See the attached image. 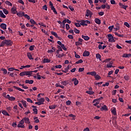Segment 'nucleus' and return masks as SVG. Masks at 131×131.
I'll return each instance as SVG.
<instances>
[{"label":"nucleus","mask_w":131,"mask_h":131,"mask_svg":"<svg viewBox=\"0 0 131 131\" xmlns=\"http://www.w3.org/2000/svg\"><path fill=\"white\" fill-rule=\"evenodd\" d=\"M79 24L82 26H88V24H86V23L84 20H81V21L80 22V23H79Z\"/></svg>","instance_id":"obj_17"},{"label":"nucleus","mask_w":131,"mask_h":131,"mask_svg":"<svg viewBox=\"0 0 131 131\" xmlns=\"http://www.w3.org/2000/svg\"><path fill=\"white\" fill-rule=\"evenodd\" d=\"M125 80L127 81L129 79V77L127 75H125L124 77Z\"/></svg>","instance_id":"obj_51"},{"label":"nucleus","mask_w":131,"mask_h":131,"mask_svg":"<svg viewBox=\"0 0 131 131\" xmlns=\"http://www.w3.org/2000/svg\"><path fill=\"white\" fill-rule=\"evenodd\" d=\"M61 84L64 86H66L68 84H69V81H63L61 82Z\"/></svg>","instance_id":"obj_25"},{"label":"nucleus","mask_w":131,"mask_h":131,"mask_svg":"<svg viewBox=\"0 0 131 131\" xmlns=\"http://www.w3.org/2000/svg\"><path fill=\"white\" fill-rule=\"evenodd\" d=\"M21 103H22V104H23L24 107H27V101L25 100H21Z\"/></svg>","instance_id":"obj_23"},{"label":"nucleus","mask_w":131,"mask_h":131,"mask_svg":"<svg viewBox=\"0 0 131 131\" xmlns=\"http://www.w3.org/2000/svg\"><path fill=\"white\" fill-rule=\"evenodd\" d=\"M24 124V121L23 120H21L20 121H19V124H18V127L21 128H24L25 125L23 124Z\"/></svg>","instance_id":"obj_5"},{"label":"nucleus","mask_w":131,"mask_h":131,"mask_svg":"<svg viewBox=\"0 0 131 131\" xmlns=\"http://www.w3.org/2000/svg\"><path fill=\"white\" fill-rule=\"evenodd\" d=\"M11 12L12 14H15L16 13H17V10L15 8L12 7V9H11Z\"/></svg>","instance_id":"obj_11"},{"label":"nucleus","mask_w":131,"mask_h":131,"mask_svg":"<svg viewBox=\"0 0 131 131\" xmlns=\"http://www.w3.org/2000/svg\"><path fill=\"white\" fill-rule=\"evenodd\" d=\"M51 34H52V35H53V36H55V37H56L57 38H60V37H59V36H58V35L57 34V33L55 32H51Z\"/></svg>","instance_id":"obj_22"},{"label":"nucleus","mask_w":131,"mask_h":131,"mask_svg":"<svg viewBox=\"0 0 131 131\" xmlns=\"http://www.w3.org/2000/svg\"><path fill=\"white\" fill-rule=\"evenodd\" d=\"M107 39H108V42H115L116 40L114 39L113 36L111 34L107 35Z\"/></svg>","instance_id":"obj_3"},{"label":"nucleus","mask_w":131,"mask_h":131,"mask_svg":"<svg viewBox=\"0 0 131 131\" xmlns=\"http://www.w3.org/2000/svg\"><path fill=\"white\" fill-rule=\"evenodd\" d=\"M95 76V80H99L101 79V77L99 75H96V76Z\"/></svg>","instance_id":"obj_30"},{"label":"nucleus","mask_w":131,"mask_h":131,"mask_svg":"<svg viewBox=\"0 0 131 131\" xmlns=\"http://www.w3.org/2000/svg\"><path fill=\"white\" fill-rule=\"evenodd\" d=\"M74 33H75V34H79L80 33V31L77 30V29H74Z\"/></svg>","instance_id":"obj_46"},{"label":"nucleus","mask_w":131,"mask_h":131,"mask_svg":"<svg viewBox=\"0 0 131 131\" xmlns=\"http://www.w3.org/2000/svg\"><path fill=\"white\" fill-rule=\"evenodd\" d=\"M90 75H91L92 76H96L97 75H96V72L94 71V72H92V73Z\"/></svg>","instance_id":"obj_48"},{"label":"nucleus","mask_w":131,"mask_h":131,"mask_svg":"<svg viewBox=\"0 0 131 131\" xmlns=\"http://www.w3.org/2000/svg\"><path fill=\"white\" fill-rule=\"evenodd\" d=\"M12 127H18V126H17V124L16 123V122H13V123H12Z\"/></svg>","instance_id":"obj_56"},{"label":"nucleus","mask_w":131,"mask_h":131,"mask_svg":"<svg viewBox=\"0 0 131 131\" xmlns=\"http://www.w3.org/2000/svg\"><path fill=\"white\" fill-rule=\"evenodd\" d=\"M43 104V103L42 102H35V104H37L39 106H40V105H42Z\"/></svg>","instance_id":"obj_44"},{"label":"nucleus","mask_w":131,"mask_h":131,"mask_svg":"<svg viewBox=\"0 0 131 131\" xmlns=\"http://www.w3.org/2000/svg\"><path fill=\"white\" fill-rule=\"evenodd\" d=\"M22 120H23V121L25 122V123H26L27 124L30 123L29 118H27V117L23 118V119H22Z\"/></svg>","instance_id":"obj_7"},{"label":"nucleus","mask_w":131,"mask_h":131,"mask_svg":"<svg viewBox=\"0 0 131 131\" xmlns=\"http://www.w3.org/2000/svg\"><path fill=\"white\" fill-rule=\"evenodd\" d=\"M25 18H27L28 20H30V16L27 14H25L24 16Z\"/></svg>","instance_id":"obj_41"},{"label":"nucleus","mask_w":131,"mask_h":131,"mask_svg":"<svg viewBox=\"0 0 131 131\" xmlns=\"http://www.w3.org/2000/svg\"><path fill=\"white\" fill-rule=\"evenodd\" d=\"M90 15V16H92V12L90 10H86V14Z\"/></svg>","instance_id":"obj_39"},{"label":"nucleus","mask_w":131,"mask_h":131,"mask_svg":"<svg viewBox=\"0 0 131 131\" xmlns=\"http://www.w3.org/2000/svg\"><path fill=\"white\" fill-rule=\"evenodd\" d=\"M66 29H67V30H69V29H70V27L69 26V24H66Z\"/></svg>","instance_id":"obj_59"},{"label":"nucleus","mask_w":131,"mask_h":131,"mask_svg":"<svg viewBox=\"0 0 131 131\" xmlns=\"http://www.w3.org/2000/svg\"><path fill=\"white\" fill-rule=\"evenodd\" d=\"M33 112H34V114H35L36 115L38 114V110H37V108H33Z\"/></svg>","instance_id":"obj_47"},{"label":"nucleus","mask_w":131,"mask_h":131,"mask_svg":"<svg viewBox=\"0 0 131 131\" xmlns=\"http://www.w3.org/2000/svg\"><path fill=\"white\" fill-rule=\"evenodd\" d=\"M67 23H68L69 24H71V20H70L69 19H64V20L62 21V28L63 29H64L65 28V24Z\"/></svg>","instance_id":"obj_4"},{"label":"nucleus","mask_w":131,"mask_h":131,"mask_svg":"<svg viewBox=\"0 0 131 131\" xmlns=\"http://www.w3.org/2000/svg\"><path fill=\"white\" fill-rule=\"evenodd\" d=\"M15 69L13 68H10L8 69V71L9 72H13V71H14Z\"/></svg>","instance_id":"obj_55"},{"label":"nucleus","mask_w":131,"mask_h":131,"mask_svg":"<svg viewBox=\"0 0 131 131\" xmlns=\"http://www.w3.org/2000/svg\"><path fill=\"white\" fill-rule=\"evenodd\" d=\"M107 106L105 105H104L103 106L101 107V108H100V111H107Z\"/></svg>","instance_id":"obj_13"},{"label":"nucleus","mask_w":131,"mask_h":131,"mask_svg":"<svg viewBox=\"0 0 131 131\" xmlns=\"http://www.w3.org/2000/svg\"><path fill=\"white\" fill-rule=\"evenodd\" d=\"M114 29V26H111L108 27V30H110V31H112V30H113Z\"/></svg>","instance_id":"obj_57"},{"label":"nucleus","mask_w":131,"mask_h":131,"mask_svg":"<svg viewBox=\"0 0 131 131\" xmlns=\"http://www.w3.org/2000/svg\"><path fill=\"white\" fill-rule=\"evenodd\" d=\"M64 56V54H59V55H56L57 58H62Z\"/></svg>","instance_id":"obj_37"},{"label":"nucleus","mask_w":131,"mask_h":131,"mask_svg":"<svg viewBox=\"0 0 131 131\" xmlns=\"http://www.w3.org/2000/svg\"><path fill=\"white\" fill-rule=\"evenodd\" d=\"M81 45H82V43H81L79 41L75 42V46H80Z\"/></svg>","instance_id":"obj_38"},{"label":"nucleus","mask_w":131,"mask_h":131,"mask_svg":"<svg viewBox=\"0 0 131 131\" xmlns=\"http://www.w3.org/2000/svg\"><path fill=\"white\" fill-rule=\"evenodd\" d=\"M13 88L15 89L16 90H18V91H20L21 90H23V89H21V88L16 87V86H13Z\"/></svg>","instance_id":"obj_49"},{"label":"nucleus","mask_w":131,"mask_h":131,"mask_svg":"<svg viewBox=\"0 0 131 131\" xmlns=\"http://www.w3.org/2000/svg\"><path fill=\"white\" fill-rule=\"evenodd\" d=\"M5 3L8 6H12L13 4L12 3H11L10 2H9V1H6V2H5Z\"/></svg>","instance_id":"obj_32"},{"label":"nucleus","mask_w":131,"mask_h":131,"mask_svg":"<svg viewBox=\"0 0 131 131\" xmlns=\"http://www.w3.org/2000/svg\"><path fill=\"white\" fill-rule=\"evenodd\" d=\"M81 38L84 39V40L85 41H88V40H90V37H89L88 36H85V35H82L81 36Z\"/></svg>","instance_id":"obj_12"},{"label":"nucleus","mask_w":131,"mask_h":131,"mask_svg":"<svg viewBox=\"0 0 131 131\" xmlns=\"http://www.w3.org/2000/svg\"><path fill=\"white\" fill-rule=\"evenodd\" d=\"M83 62V60H82V59H80L78 61H76V62H75V64H80Z\"/></svg>","instance_id":"obj_34"},{"label":"nucleus","mask_w":131,"mask_h":131,"mask_svg":"<svg viewBox=\"0 0 131 131\" xmlns=\"http://www.w3.org/2000/svg\"><path fill=\"white\" fill-rule=\"evenodd\" d=\"M35 47V46L34 45L30 46L29 47L30 51H33V50H34Z\"/></svg>","instance_id":"obj_40"},{"label":"nucleus","mask_w":131,"mask_h":131,"mask_svg":"<svg viewBox=\"0 0 131 131\" xmlns=\"http://www.w3.org/2000/svg\"><path fill=\"white\" fill-rule=\"evenodd\" d=\"M27 101L30 102L31 103H33V100H32L31 99H30V98H27Z\"/></svg>","instance_id":"obj_60"},{"label":"nucleus","mask_w":131,"mask_h":131,"mask_svg":"<svg viewBox=\"0 0 131 131\" xmlns=\"http://www.w3.org/2000/svg\"><path fill=\"white\" fill-rule=\"evenodd\" d=\"M95 22L97 25H101V20H100V19H99V18H95Z\"/></svg>","instance_id":"obj_15"},{"label":"nucleus","mask_w":131,"mask_h":131,"mask_svg":"<svg viewBox=\"0 0 131 131\" xmlns=\"http://www.w3.org/2000/svg\"><path fill=\"white\" fill-rule=\"evenodd\" d=\"M89 1V4H90V5L94 6L93 5V0H88Z\"/></svg>","instance_id":"obj_62"},{"label":"nucleus","mask_w":131,"mask_h":131,"mask_svg":"<svg viewBox=\"0 0 131 131\" xmlns=\"http://www.w3.org/2000/svg\"><path fill=\"white\" fill-rule=\"evenodd\" d=\"M0 28L3 29L4 30H7V24L2 23L0 25Z\"/></svg>","instance_id":"obj_6"},{"label":"nucleus","mask_w":131,"mask_h":131,"mask_svg":"<svg viewBox=\"0 0 131 131\" xmlns=\"http://www.w3.org/2000/svg\"><path fill=\"white\" fill-rule=\"evenodd\" d=\"M6 99H8V100H9V101H13L15 100V98L13 97V96H11V97L7 98Z\"/></svg>","instance_id":"obj_26"},{"label":"nucleus","mask_w":131,"mask_h":131,"mask_svg":"<svg viewBox=\"0 0 131 131\" xmlns=\"http://www.w3.org/2000/svg\"><path fill=\"white\" fill-rule=\"evenodd\" d=\"M69 9H70L72 12L74 11V8H73L71 6H69Z\"/></svg>","instance_id":"obj_53"},{"label":"nucleus","mask_w":131,"mask_h":131,"mask_svg":"<svg viewBox=\"0 0 131 131\" xmlns=\"http://www.w3.org/2000/svg\"><path fill=\"white\" fill-rule=\"evenodd\" d=\"M98 14L100 16H103L104 15V12L101 11V12H100L99 13H98Z\"/></svg>","instance_id":"obj_61"},{"label":"nucleus","mask_w":131,"mask_h":131,"mask_svg":"<svg viewBox=\"0 0 131 131\" xmlns=\"http://www.w3.org/2000/svg\"><path fill=\"white\" fill-rule=\"evenodd\" d=\"M124 25L125 26L127 27L128 28H129L130 26L127 22H124Z\"/></svg>","instance_id":"obj_54"},{"label":"nucleus","mask_w":131,"mask_h":131,"mask_svg":"<svg viewBox=\"0 0 131 131\" xmlns=\"http://www.w3.org/2000/svg\"><path fill=\"white\" fill-rule=\"evenodd\" d=\"M111 113H112L114 116H116L117 114L116 113V108L114 107L112 110H111Z\"/></svg>","instance_id":"obj_14"},{"label":"nucleus","mask_w":131,"mask_h":131,"mask_svg":"<svg viewBox=\"0 0 131 131\" xmlns=\"http://www.w3.org/2000/svg\"><path fill=\"white\" fill-rule=\"evenodd\" d=\"M72 81L74 82V85H77L78 83H79V81L76 78L72 79Z\"/></svg>","instance_id":"obj_8"},{"label":"nucleus","mask_w":131,"mask_h":131,"mask_svg":"<svg viewBox=\"0 0 131 131\" xmlns=\"http://www.w3.org/2000/svg\"><path fill=\"white\" fill-rule=\"evenodd\" d=\"M17 15L18 16H19V17H23V16H24L25 14H24V12L23 13H19V12H18V13H17Z\"/></svg>","instance_id":"obj_28"},{"label":"nucleus","mask_w":131,"mask_h":131,"mask_svg":"<svg viewBox=\"0 0 131 131\" xmlns=\"http://www.w3.org/2000/svg\"><path fill=\"white\" fill-rule=\"evenodd\" d=\"M42 9H43V10H45L46 11H48V7L46 5H45L44 6H43V7H42Z\"/></svg>","instance_id":"obj_45"},{"label":"nucleus","mask_w":131,"mask_h":131,"mask_svg":"<svg viewBox=\"0 0 131 131\" xmlns=\"http://www.w3.org/2000/svg\"><path fill=\"white\" fill-rule=\"evenodd\" d=\"M32 72L25 71L20 72V73H19V76H20L21 77L27 76L28 77H30L31 76H32Z\"/></svg>","instance_id":"obj_2"},{"label":"nucleus","mask_w":131,"mask_h":131,"mask_svg":"<svg viewBox=\"0 0 131 131\" xmlns=\"http://www.w3.org/2000/svg\"><path fill=\"white\" fill-rule=\"evenodd\" d=\"M96 59H99L100 61L101 60V55H100V54H96Z\"/></svg>","instance_id":"obj_33"},{"label":"nucleus","mask_w":131,"mask_h":131,"mask_svg":"<svg viewBox=\"0 0 131 131\" xmlns=\"http://www.w3.org/2000/svg\"><path fill=\"white\" fill-rule=\"evenodd\" d=\"M51 10H53V12L54 13V14H57L56 10H55V8L54 6L51 7Z\"/></svg>","instance_id":"obj_27"},{"label":"nucleus","mask_w":131,"mask_h":131,"mask_svg":"<svg viewBox=\"0 0 131 131\" xmlns=\"http://www.w3.org/2000/svg\"><path fill=\"white\" fill-rule=\"evenodd\" d=\"M3 12H4V13H5V14H6V15L8 14V11H7V10L6 9H3Z\"/></svg>","instance_id":"obj_43"},{"label":"nucleus","mask_w":131,"mask_h":131,"mask_svg":"<svg viewBox=\"0 0 131 131\" xmlns=\"http://www.w3.org/2000/svg\"><path fill=\"white\" fill-rule=\"evenodd\" d=\"M83 57H88L90 56V52L87 51H85L82 54Z\"/></svg>","instance_id":"obj_9"},{"label":"nucleus","mask_w":131,"mask_h":131,"mask_svg":"<svg viewBox=\"0 0 131 131\" xmlns=\"http://www.w3.org/2000/svg\"><path fill=\"white\" fill-rule=\"evenodd\" d=\"M131 57V54H123V55H122V57L123 58H129Z\"/></svg>","instance_id":"obj_18"},{"label":"nucleus","mask_w":131,"mask_h":131,"mask_svg":"<svg viewBox=\"0 0 131 131\" xmlns=\"http://www.w3.org/2000/svg\"><path fill=\"white\" fill-rule=\"evenodd\" d=\"M5 45L11 47L13 45V41L10 39H5L0 43V47H3Z\"/></svg>","instance_id":"obj_1"},{"label":"nucleus","mask_w":131,"mask_h":131,"mask_svg":"<svg viewBox=\"0 0 131 131\" xmlns=\"http://www.w3.org/2000/svg\"><path fill=\"white\" fill-rule=\"evenodd\" d=\"M37 101L39 102H44L45 101V99L44 98H41L40 99H38Z\"/></svg>","instance_id":"obj_31"},{"label":"nucleus","mask_w":131,"mask_h":131,"mask_svg":"<svg viewBox=\"0 0 131 131\" xmlns=\"http://www.w3.org/2000/svg\"><path fill=\"white\" fill-rule=\"evenodd\" d=\"M84 71V68H79V72H82Z\"/></svg>","instance_id":"obj_64"},{"label":"nucleus","mask_w":131,"mask_h":131,"mask_svg":"<svg viewBox=\"0 0 131 131\" xmlns=\"http://www.w3.org/2000/svg\"><path fill=\"white\" fill-rule=\"evenodd\" d=\"M55 67L56 69H61V67H62V66L61 65H57V66H55Z\"/></svg>","instance_id":"obj_58"},{"label":"nucleus","mask_w":131,"mask_h":131,"mask_svg":"<svg viewBox=\"0 0 131 131\" xmlns=\"http://www.w3.org/2000/svg\"><path fill=\"white\" fill-rule=\"evenodd\" d=\"M70 104H71V101L70 100H68V101L66 102V104H67L68 106L70 105Z\"/></svg>","instance_id":"obj_52"},{"label":"nucleus","mask_w":131,"mask_h":131,"mask_svg":"<svg viewBox=\"0 0 131 131\" xmlns=\"http://www.w3.org/2000/svg\"><path fill=\"white\" fill-rule=\"evenodd\" d=\"M26 82V83L27 84H32L33 83V80H26V81H25Z\"/></svg>","instance_id":"obj_19"},{"label":"nucleus","mask_w":131,"mask_h":131,"mask_svg":"<svg viewBox=\"0 0 131 131\" xmlns=\"http://www.w3.org/2000/svg\"><path fill=\"white\" fill-rule=\"evenodd\" d=\"M110 60H111V58H107L103 60V62L107 63V62H109Z\"/></svg>","instance_id":"obj_50"},{"label":"nucleus","mask_w":131,"mask_h":131,"mask_svg":"<svg viewBox=\"0 0 131 131\" xmlns=\"http://www.w3.org/2000/svg\"><path fill=\"white\" fill-rule=\"evenodd\" d=\"M74 25L76 27H80V24L79 23H74Z\"/></svg>","instance_id":"obj_63"},{"label":"nucleus","mask_w":131,"mask_h":131,"mask_svg":"<svg viewBox=\"0 0 131 131\" xmlns=\"http://www.w3.org/2000/svg\"><path fill=\"white\" fill-rule=\"evenodd\" d=\"M2 71L3 72L4 75H7V71L6 70V69H2Z\"/></svg>","instance_id":"obj_42"},{"label":"nucleus","mask_w":131,"mask_h":131,"mask_svg":"<svg viewBox=\"0 0 131 131\" xmlns=\"http://www.w3.org/2000/svg\"><path fill=\"white\" fill-rule=\"evenodd\" d=\"M30 23H31V24L33 25L36 24V22L34 21L33 19H30Z\"/></svg>","instance_id":"obj_29"},{"label":"nucleus","mask_w":131,"mask_h":131,"mask_svg":"<svg viewBox=\"0 0 131 131\" xmlns=\"http://www.w3.org/2000/svg\"><path fill=\"white\" fill-rule=\"evenodd\" d=\"M57 107V105H49V109L50 110H54Z\"/></svg>","instance_id":"obj_20"},{"label":"nucleus","mask_w":131,"mask_h":131,"mask_svg":"<svg viewBox=\"0 0 131 131\" xmlns=\"http://www.w3.org/2000/svg\"><path fill=\"white\" fill-rule=\"evenodd\" d=\"M69 66L67 67V68L65 69V71H62V72L64 73H67V72H69Z\"/></svg>","instance_id":"obj_35"},{"label":"nucleus","mask_w":131,"mask_h":131,"mask_svg":"<svg viewBox=\"0 0 131 131\" xmlns=\"http://www.w3.org/2000/svg\"><path fill=\"white\" fill-rule=\"evenodd\" d=\"M112 64H113V61H111L110 62L109 64H106V68H112V67H113Z\"/></svg>","instance_id":"obj_10"},{"label":"nucleus","mask_w":131,"mask_h":131,"mask_svg":"<svg viewBox=\"0 0 131 131\" xmlns=\"http://www.w3.org/2000/svg\"><path fill=\"white\" fill-rule=\"evenodd\" d=\"M27 57L28 58V59H29V60L33 59L31 53H29V52L27 53Z\"/></svg>","instance_id":"obj_16"},{"label":"nucleus","mask_w":131,"mask_h":131,"mask_svg":"<svg viewBox=\"0 0 131 131\" xmlns=\"http://www.w3.org/2000/svg\"><path fill=\"white\" fill-rule=\"evenodd\" d=\"M86 94H88L89 95H92L95 93V92H94L93 91H86Z\"/></svg>","instance_id":"obj_36"},{"label":"nucleus","mask_w":131,"mask_h":131,"mask_svg":"<svg viewBox=\"0 0 131 131\" xmlns=\"http://www.w3.org/2000/svg\"><path fill=\"white\" fill-rule=\"evenodd\" d=\"M51 61L50 59H48L47 58H44V59H43V63H50Z\"/></svg>","instance_id":"obj_21"},{"label":"nucleus","mask_w":131,"mask_h":131,"mask_svg":"<svg viewBox=\"0 0 131 131\" xmlns=\"http://www.w3.org/2000/svg\"><path fill=\"white\" fill-rule=\"evenodd\" d=\"M2 114L6 116H10L9 114H8V113H7V112L6 111H2Z\"/></svg>","instance_id":"obj_24"}]
</instances>
